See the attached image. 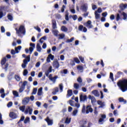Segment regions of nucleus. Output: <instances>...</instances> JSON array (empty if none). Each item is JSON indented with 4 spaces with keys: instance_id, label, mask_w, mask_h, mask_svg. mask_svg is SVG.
<instances>
[{
    "instance_id": "f257e3e1",
    "label": "nucleus",
    "mask_w": 127,
    "mask_h": 127,
    "mask_svg": "<svg viewBox=\"0 0 127 127\" xmlns=\"http://www.w3.org/2000/svg\"><path fill=\"white\" fill-rule=\"evenodd\" d=\"M117 86L122 92H126L127 91V79L120 80L117 83Z\"/></svg>"
},
{
    "instance_id": "f03ea898",
    "label": "nucleus",
    "mask_w": 127,
    "mask_h": 127,
    "mask_svg": "<svg viewBox=\"0 0 127 127\" xmlns=\"http://www.w3.org/2000/svg\"><path fill=\"white\" fill-rule=\"evenodd\" d=\"M15 30L17 34H18V36L21 37V38L23 37V36H22V34H23V35H25V28H24V26H20L19 29L16 28Z\"/></svg>"
},
{
    "instance_id": "7ed1b4c3",
    "label": "nucleus",
    "mask_w": 127,
    "mask_h": 127,
    "mask_svg": "<svg viewBox=\"0 0 127 127\" xmlns=\"http://www.w3.org/2000/svg\"><path fill=\"white\" fill-rule=\"evenodd\" d=\"M22 56L24 58H25V59L23 60V64H22V67L23 69H25L26 65L28 64V62H30V55H28L27 57H26L25 54H23Z\"/></svg>"
},
{
    "instance_id": "20e7f679",
    "label": "nucleus",
    "mask_w": 127,
    "mask_h": 127,
    "mask_svg": "<svg viewBox=\"0 0 127 127\" xmlns=\"http://www.w3.org/2000/svg\"><path fill=\"white\" fill-rule=\"evenodd\" d=\"M5 62H6V58H3L2 59L1 61L0 64L1 65V67L2 69H4L5 71H7V68L8 67V64L6 63L5 64Z\"/></svg>"
},
{
    "instance_id": "39448f33",
    "label": "nucleus",
    "mask_w": 127,
    "mask_h": 127,
    "mask_svg": "<svg viewBox=\"0 0 127 127\" xmlns=\"http://www.w3.org/2000/svg\"><path fill=\"white\" fill-rule=\"evenodd\" d=\"M33 112V109L32 108L30 107V106H27L25 110L24 114L25 115H32V113Z\"/></svg>"
},
{
    "instance_id": "423d86ee",
    "label": "nucleus",
    "mask_w": 127,
    "mask_h": 127,
    "mask_svg": "<svg viewBox=\"0 0 127 127\" xmlns=\"http://www.w3.org/2000/svg\"><path fill=\"white\" fill-rule=\"evenodd\" d=\"M87 99H88L87 95H84L82 93H80L79 95V100L80 103H82V102H86V101H87Z\"/></svg>"
},
{
    "instance_id": "0eeeda50",
    "label": "nucleus",
    "mask_w": 127,
    "mask_h": 127,
    "mask_svg": "<svg viewBox=\"0 0 127 127\" xmlns=\"http://www.w3.org/2000/svg\"><path fill=\"white\" fill-rule=\"evenodd\" d=\"M53 66L54 67V68H56V69H58L59 67H60V64H59V62H58V60H55L53 63Z\"/></svg>"
},
{
    "instance_id": "6e6552de",
    "label": "nucleus",
    "mask_w": 127,
    "mask_h": 127,
    "mask_svg": "<svg viewBox=\"0 0 127 127\" xmlns=\"http://www.w3.org/2000/svg\"><path fill=\"white\" fill-rule=\"evenodd\" d=\"M84 25L89 29L93 28V27H94V26L92 24V21L91 20H88L86 23H85Z\"/></svg>"
},
{
    "instance_id": "1a4fd4ad",
    "label": "nucleus",
    "mask_w": 127,
    "mask_h": 127,
    "mask_svg": "<svg viewBox=\"0 0 127 127\" xmlns=\"http://www.w3.org/2000/svg\"><path fill=\"white\" fill-rule=\"evenodd\" d=\"M107 117L106 115H101V118L99 119L98 121V123L99 125H103V123H104V120L106 119Z\"/></svg>"
},
{
    "instance_id": "9d476101",
    "label": "nucleus",
    "mask_w": 127,
    "mask_h": 127,
    "mask_svg": "<svg viewBox=\"0 0 127 127\" xmlns=\"http://www.w3.org/2000/svg\"><path fill=\"white\" fill-rule=\"evenodd\" d=\"M30 46H31L29 48V52L30 54H32V52H33L34 48H35V44L31 43L30 44Z\"/></svg>"
},
{
    "instance_id": "9b49d317",
    "label": "nucleus",
    "mask_w": 127,
    "mask_h": 127,
    "mask_svg": "<svg viewBox=\"0 0 127 127\" xmlns=\"http://www.w3.org/2000/svg\"><path fill=\"white\" fill-rule=\"evenodd\" d=\"M51 60H54V56L52 55V54H50V55H48V57L47 58V62L48 63H50L51 62Z\"/></svg>"
},
{
    "instance_id": "f8f14e48",
    "label": "nucleus",
    "mask_w": 127,
    "mask_h": 127,
    "mask_svg": "<svg viewBox=\"0 0 127 127\" xmlns=\"http://www.w3.org/2000/svg\"><path fill=\"white\" fill-rule=\"evenodd\" d=\"M119 13H120L121 15H123L124 20H127V13L122 11L121 10L119 11Z\"/></svg>"
},
{
    "instance_id": "ddd939ff",
    "label": "nucleus",
    "mask_w": 127,
    "mask_h": 127,
    "mask_svg": "<svg viewBox=\"0 0 127 127\" xmlns=\"http://www.w3.org/2000/svg\"><path fill=\"white\" fill-rule=\"evenodd\" d=\"M45 121L47 122L48 126H52L53 125V120L49 119V117H47Z\"/></svg>"
},
{
    "instance_id": "4468645a",
    "label": "nucleus",
    "mask_w": 127,
    "mask_h": 127,
    "mask_svg": "<svg viewBox=\"0 0 127 127\" xmlns=\"http://www.w3.org/2000/svg\"><path fill=\"white\" fill-rule=\"evenodd\" d=\"M89 113H93V108L91 106L88 105L86 107V114H89Z\"/></svg>"
},
{
    "instance_id": "2eb2a0df",
    "label": "nucleus",
    "mask_w": 127,
    "mask_h": 127,
    "mask_svg": "<svg viewBox=\"0 0 127 127\" xmlns=\"http://www.w3.org/2000/svg\"><path fill=\"white\" fill-rule=\"evenodd\" d=\"M78 29L79 31H83V32H87V28L86 27H84L83 25H80Z\"/></svg>"
},
{
    "instance_id": "dca6fc26",
    "label": "nucleus",
    "mask_w": 127,
    "mask_h": 127,
    "mask_svg": "<svg viewBox=\"0 0 127 127\" xmlns=\"http://www.w3.org/2000/svg\"><path fill=\"white\" fill-rule=\"evenodd\" d=\"M29 103V97H27L24 98L22 100L23 105H27Z\"/></svg>"
},
{
    "instance_id": "f3484780",
    "label": "nucleus",
    "mask_w": 127,
    "mask_h": 127,
    "mask_svg": "<svg viewBox=\"0 0 127 127\" xmlns=\"http://www.w3.org/2000/svg\"><path fill=\"white\" fill-rule=\"evenodd\" d=\"M42 87H40V88L38 89L37 92L38 96H39L40 97H41V96H43V91H42Z\"/></svg>"
},
{
    "instance_id": "a211bd4d",
    "label": "nucleus",
    "mask_w": 127,
    "mask_h": 127,
    "mask_svg": "<svg viewBox=\"0 0 127 127\" xmlns=\"http://www.w3.org/2000/svg\"><path fill=\"white\" fill-rule=\"evenodd\" d=\"M9 117L12 118V119H16L17 118V115L14 112H10L9 114Z\"/></svg>"
},
{
    "instance_id": "6ab92c4d",
    "label": "nucleus",
    "mask_w": 127,
    "mask_h": 127,
    "mask_svg": "<svg viewBox=\"0 0 127 127\" xmlns=\"http://www.w3.org/2000/svg\"><path fill=\"white\" fill-rule=\"evenodd\" d=\"M92 94H93L95 97H99L100 93H99V91L97 90H94L91 92Z\"/></svg>"
},
{
    "instance_id": "aec40b11",
    "label": "nucleus",
    "mask_w": 127,
    "mask_h": 127,
    "mask_svg": "<svg viewBox=\"0 0 127 127\" xmlns=\"http://www.w3.org/2000/svg\"><path fill=\"white\" fill-rule=\"evenodd\" d=\"M14 79L17 81V82H19L21 81V77H20V75L18 74H15L14 75Z\"/></svg>"
},
{
    "instance_id": "412c9836",
    "label": "nucleus",
    "mask_w": 127,
    "mask_h": 127,
    "mask_svg": "<svg viewBox=\"0 0 127 127\" xmlns=\"http://www.w3.org/2000/svg\"><path fill=\"white\" fill-rule=\"evenodd\" d=\"M97 104L100 106L99 108H104L105 107V102H104L99 100L97 101Z\"/></svg>"
},
{
    "instance_id": "4be33fe9",
    "label": "nucleus",
    "mask_w": 127,
    "mask_h": 127,
    "mask_svg": "<svg viewBox=\"0 0 127 127\" xmlns=\"http://www.w3.org/2000/svg\"><path fill=\"white\" fill-rule=\"evenodd\" d=\"M77 69L78 72H79L80 73H82L84 70V67H83V66L81 65H78L77 67Z\"/></svg>"
},
{
    "instance_id": "5701e85b",
    "label": "nucleus",
    "mask_w": 127,
    "mask_h": 127,
    "mask_svg": "<svg viewBox=\"0 0 127 127\" xmlns=\"http://www.w3.org/2000/svg\"><path fill=\"white\" fill-rule=\"evenodd\" d=\"M81 8L83 10V11H87V9L88 8V4H84L81 6Z\"/></svg>"
},
{
    "instance_id": "b1692460",
    "label": "nucleus",
    "mask_w": 127,
    "mask_h": 127,
    "mask_svg": "<svg viewBox=\"0 0 127 127\" xmlns=\"http://www.w3.org/2000/svg\"><path fill=\"white\" fill-rule=\"evenodd\" d=\"M37 51L38 52H41V50H42V48H41V46L39 43H37L36 45Z\"/></svg>"
},
{
    "instance_id": "393cba45",
    "label": "nucleus",
    "mask_w": 127,
    "mask_h": 127,
    "mask_svg": "<svg viewBox=\"0 0 127 127\" xmlns=\"http://www.w3.org/2000/svg\"><path fill=\"white\" fill-rule=\"evenodd\" d=\"M88 98L91 100L92 104H93V103H95V102H96V98H95V97H94V96L89 95Z\"/></svg>"
},
{
    "instance_id": "a878e982",
    "label": "nucleus",
    "mask_w": 127,
    "mask_h": 127,
    "mask_svg": "<svg viewBox=\"0 0 127 127\" xmlns=\"http://www.w3.org/2000/svg\"><path fill=\"white\" fill-rule=\"evenodd\" d=\"M59 92V88L58 87H55L53 89V91L52 92L53 95H56L57 93Z\"/></svg>"
},
{
    "instance_id": "bb28decb",
    "label": "nucleus",
    "mask_w": 127,
    "mask_h": 127,
    "mask_svg": "<svg viewBox=\"0 0 127 127\" xmlns=\"http://www.w3.org/2000/svg\"><path fill=\"white\" fill-rule=\"evenodd\" d=\"M127 4H121L120 5V8H121V10H124V9H126V8H127Z\"/></svg>"
},
{
    "instance_id": "cd10ccee",
    "label": "nucleus",
    "mask_w": 127,
    "mask_h": 127,
    "mask_svg": "<svg viewBox=\"0 0 127 127\" xmlns=\"http://www.w3.org/2000/svg\"><path fill=\"white\" fill-rule=\"evenodd\" d=\"M12 94L13 96H15L16 98L19 97V94H18V92L16 90H13L12 91Z\"/></svg>"
},
{
    "instance_id": "c85d7f7f",
    "label": "nucleus",
    "mask_w": 127,
    "mask_h": 127,
    "mask_svg": "<svg viewBox=\"0 0 127 127\" xmlns=\"http://www.w3.org/2000/svg\"><path fill=\"white\" fill-rule=\"evenodd\" d=\"M61 29L62 31H63L64 32H67V31H68V28L65 26H62Z\"/></svg>"
},
{
    "instance_id": "c756f323",
    "label": "nucleus",
    "mask_w": 127,
    "mask_h": 127,
    "mask_svg": "<svg viewBox=\"0 0 127 127\" xmlns=\"http://www.w3.org/2000/svg\"><path fill=\"white\" fill-rule=\"evenodd\" d=\"M53 33L55 36H56L57 37H58V35H59V31L57 30H53Z\"/></svg>"
},
{
    "instance_id": "7c9ffc66",
    "label": "nucleus",
    "mask_w": 127,
    "mask_h": 127,
    "mask_svg": "<svg viewBox=\"0 0 127 127\" xmlns=\"http://www.w3.org/2000/svg\"><path fill=\"white\" fill-rule=\"evenodd\" d=\"M20 111H21V112H22V113H24V112H25V106L23 105V106H20L19 108Z\"/></svg>"
},
{
    "instance_id": "2f4dec72",
    "label": "nucleus",
    "mask_w": 127,
    "mask_h": 127,
    "mask_svg": "<svg viewBox=\"0 0 127 127\" xmlns=\"http://www.w3.org/2000/svg\"><path fill=\"white\" fill-rule=\"evenodd\" d=\"M14 74V72H11L9 73V76H8V80H12V77L13 76V75Z\"/></svg>"
},
{
    "instance_id": "473e14b6",
    "label": "nucleus",
    "mask_w": 127,
    "mask_h": 127,
    "mask_svg": "<svg viewBox=\"0 0 127 127\" xmlns=\"http://www.w3.org/2000/svg\"><path fill=\"white\" fill-rule=\"evenodd\" d=\"M119 101L120 103L123 102L124 104H127V100H125L123 97L119 98Z\"/></svg>"
},
{
    "instance_id": "72a5a7b5",
    "label": "nucleus",
    "mask_w": 127,
    "mask_h": 127,
    "mask_svg": "<svg viewBox=\"0 0 127 127\" xmlns=\"http://www.w3.org/2000/svg\"><path fill=\"white\" fill-rule=\"evenodd\" d=\"M21 46H19L17 47H15V51L16 52V53H19V52L18 51V50H21Z\"/></svg>"
},
{
    "instance_id": "f704fd0d",
    "label": "nucleus",
    "mask_w": 127,
    "mask_h": 127,
    "mask_svg": "<svg viewBox=\"0 0 127 127\" xmlns=\"http://www.w3.org/2000/svg\"><path fill=\"white\" fill-rule=\"evenodd\" d=\"M73 88H74L75 90H79L80 88V85H79V84L78 83H75L73 84Z\"/></svg>"
},
{
    "instance_id": "c9c22d12",
    "label": "nucleus",
    "mask_w": 127,
    "mask_h": 127,
    "mask_svg": "<svg viewBox=\"0 0 127 127\" xmlns=\"http://www.w3.org/2000/svg\"><path fill=\"white\" fill-rule=\"evenodd\" d=\"M58 78V76L56 75L55 77L52 78V79L50 80V81H52V82L54 83V84H55L56 82V79Z\"/></svg>"
},
{
    "instance_id": "e433bc0d",
    "label": "nucleus",
    "mask_w": 127,
    "mask_h": 127,
    "mask_svg": "<svg viewBox=\"0 0 127 127\" xmlns=\"http://www.w3.org/2000/svg\"><path fill=\"white\" fill-rule=\"evenodd\" d=\"M59 39H63L65 38V34H61L58 35Z\"/></svg>"
},
{
    "instance_id": "4c0bfd02",
    "label": "nucleus",
    "mask_w": 127,
    "mask_h": 127,
    "mask_svg": "<svg viewBox=\"0 0 127 127\" xmlns=\"http://www.w3.org/2000/svg\"><path fill=\"white\" fill-rule=\"evenodd\" d=\"M30 122V119L29 117H26L24 121V124H27V123H29Z\"/></svg>"
},
{
    "instance_id": "58836bf2",
    "label": "nucleus",
    "mask_w": 127,
    "mask_h": 127,
    "mask_svg": "<svg viewBox=\"0 0 127 127\" xmlns=\"http://www.w3.org/2000/svg\"><path fill=\"white\" fill-rule=\"evenodd\" d=\"M77 114H78V110L75 109L72 112V116H73V117H76Z\"/></svg>"
},
{
    "instance_id": "ea45409f",
    "label": "nucleus",
    "mask_w": 127,
    "mask_h": 127,
    "mask_svg": "<svg viewBox=\"0 0 127 127\" xmlns=\"http://www.w3.org/2000/svg\"><path fill=\"white\" fill-rule=\"evenodd\" d=\"M72 90H67V97H71V96H72Z\"/></svg>"
},
{
    "instance_id": "a19ab883",
    "label": "nucleus",
    "mask_w": 127,
    "mask_h": 127,
    "mask_svg": "<svg viewBox=\"0 0 127 127\" xmlns=\"http://www.w3.org/2000/svg\"><path fill=\"white\" fill-rule=\"evenodd\" d=\"M7 17H8V19H9V20H10L11 21H12V20H13V17H12V15H11V14H8Z\"/></svg>"
},
{
    "instance_id": "79ce46f5",
    "label": "nucleus",
    "mask_w": 127,
    "mask_h": 127,
    "mask_svg": "<svg viewBox=\"0 0 127 127\" xmlns=\"http://www.w3.org/2000/svg\"><path fill=\"white\" fill-rule=\"evenodd\" d=\"M73 61L75 63H77V64H80V61L79 60V59L78 58H74L73 59Z\"/></svg>"
},
{
    "instance_id": "37998d69",
    "label": "nucleus",
    "mask_w": 127,
    "mask_h": 127,
    "mask_svg": "<svg viewBox=\"0 0 127 127\" xmlns=\"http://www.w3.org/2000/svg\"><path fill=\"white\" fill-rule=\"evenodd\" d=\"M59 88H60V90L61 91V92H63V83H61L59 84Z\"/></svg>"
},
{
    "instance_id": "c03bdc74",
    "label": "nucleus",
    "mask_w": 127,
    "mask_h": 127,
    "mask_svg": "<svg viewBox=\"0 0 127 127\" xmlns=\"http://www.w3.org/2000/svg\"><path fill=\"white\" fill-rule=\"evenodd\" d=\"M67 73H68V70L67 69H64V70H61V74H67Z\"/></svg>"
},
{
    "instance_id": "a18cd8bd",
    "label": "nucleus",
    "mask_w": 127,
    "mask_h": 127,
    "mask_svg": "<svg viewBox=\"0 0 127 127\" xmlns=\"http://www.w3.org/2000/svg\"><path fill=\"white\" fill-rule=\"evenodd\" d=\"M95 15L96 19H99V18L100 17V14L98 13V12H95Z\"/></svg>"
},
{
    "instance_id": "49530a36",
    "label": "nucleus",
    "mask_w": 127,
    "mask_h": 127,
    "mask_svg": "<svg viewBox=\"0 0 127 127\" xmlns=\"http://www.w3.org/2000/svg\"><path fill=\"white\" fill-rule=\"evenodd\" d=\"M74 41V37H72L70 39H67L66 41L67 43H70V42H73Z\"/></svg>"
},
{
    "instance_id": "de8ad7c7",
    "label": "nucleus",
    "mask_w": 127,
    "mask_h": 127,
    "mask_svg": "<svg viewBox=\"0 0 127 127\" xmlns=\"http://www.w3.org/2000/svg\"><path fill=\"white\" fill-rule=\"evenodd\" d=\"M37 93V88H35L33 90V92L32 93V95H36V93Z\"/></svg>"
},
{
    "instance_id": "09e8293b",
    "label": "nucleus",
    "mask_w": 127,
    "mask_h": 127,
    "mask_svg": "<svg viewBox=\"0 0 127 127\" xmlns=\"http://www.w3.org/2000/svg\"><path fill=\"white\" fill-rule=\"evenodd\" d=\"M82 113L83 114H85L86 113V107L85 106V105H83L82 109Z\"/></svg>"
},
{
    "instance_id": "8fccbe9b",
    "label": "nucleus",
    "mask_w": 127,
    "mask_h": 127,
    "mask_svg": "<svg viewBox=\"0 0 127 127\" xmlns=\"http://www.w3.org/2000/svg\"><path fill=\"white\" fill-rule=\"evenodd\" d=\"M120 19H121V20H123V19L121 18V16H120V14L118 13L116 17V20L117 21H119Z\"/></svg>"
},
{
    "instance_id": "3c124183",
    "label": "nucleus",
    "mask_w": 127,
    "mask_h": 127,
    "mask_svg": "<svg viewBox=\"0 0 127 127\" xmlns=\"http://www.w3.org/2000/svg\"><path fill=\"white\" fill-rule=\"evenodd\" d=\"M110 78L112 80L113 82H114V74H113L112 72H110Z\"/></svg>"
},
{
    "instance_id": "603ef678",
    "label": "nucleus",
    "mask_w": 127,
    "mask_h": 127,
    "mask_svg": "<svg viewBox=\"0 0 127 127\" xmlns=\"http://www.w3.org/2000/svg\"><path fill=\"white\" fill-rule=\"evenodd\" d=\"M7 108H11L12 107V102H9L8 104H7Z\"/></svg>"
},
{
    "instance_id": "864d4df0",
    "label": "nucleus",
    "mask_w": 127,
    "mask_h": 127,
    "mask_svg": "<svg viewBox=\"0 0 127 127\" xmlns=\"http://www.w3.org/2000/svg\"><path fill=\"white\" fill-rule=\"evenodd\" d=\"M24 89H25V88H24V87L21 86V87L19 89V92L22 93L23 91H24Z\"/></svg>"
},
{
    "instance_id": "5fc2aeb1",
    "label": "nucleus",
    "mask_w": 127,
    "mask_h": 127,
    "mask_svg": "<svg viewBox=\"0 0 127 127\" xmlns=\"http://www.w3.org/2000/svg\"><path fill=\"white\" fill-rule=\"evenodd\" d=\"M69 104L71 106V107H75V105H74V101L72 100H69Z\"/></svg>"
},
{
    "instance_id": "6e6d98bb",
    "label": "nucleus",
    "mask_w": 127,
    "mask_h": 127,
    "mask_svg": "<svg viewBox=\"0 0 127 127\" xmlns=\"http://www.w3.org/2000/svg\"><path fill=\"white\" fill-rule=\"evenodd\" d=\"M77 81L78 82H79L80 84H81V83H82V82H83V79H81V77H79L77 79Z\"/></svg>"
},
{
    "instance_id": "4d7b16f0",
    "label": "nucleus",
    "mask_w": 127,
    "mask_h": 127,
    "mask_svg": "<svg viewBox=\"0 0 127 127\" xmlns=\"http://www.w3.org/2000/svg\"><path fill=\"white\" fill-rule=\"evenodd\" d=\"M70 122H71V119H69L68 118H66L65 120V124H70Z\"/></svg>"
},
{
    "instance_id": "13d9d810",
    "label": "nucleus",
    "mask_w": 127,
    "mask_h": 127,
    "mask_svg": "<svg viewBox=\"0 0 127 127\" xmlns=\"http://www.w3.org/2000/svg\"><path fill=\"white\" fill-rule=\"evenodd\" d=\"M23 75L24 76H27V74H28V71L27 70V69H25L23 71Z\"/></svg>"
},
{
    "instance_id": "bf43d9fd",
    "label": "nucleus",
    "mask_w": 127,
    "mask_h": 127,
    "mask_svg": "<svg viewBox=\"0 0 127 127\" xmlns=\"http://www.w3.org/2000/svg\"><path fill=\"white\" fill-rule=\"evenodd\" d=\"M26 85H27V81H24L23 83V84H22L21 87H23L24 88H25V86H26Z\"/></svg>"
},
{
    "instance_id": "052dcab7",
    "label": "nucleus",
    "mask_w": 127,
    "mask_h": 127,
    "mask_svg": "<svg viewBox=\"0 0 127 127\" xmlns=\"http://www.w3.org/2000/svg\"><path fill=\"white\" fill-rule=\"evenodd\" d=\"M25 119V117L24 116H22L21 117L20 120L19 121V122H18V124H19L21 121H24V119Z\"/></svg>"
},
{
    "instance_id": "680f3d73",
    "label": "nucleus",
    "mask_w": 127,
    "mask_h": 127,
    "mask_svg": "<svg viewBox=\"0 0 127 127\" xmlns=\"http://www.w3.org/2000/svg\"><path fill=\"white\" fill-rule=\"evenodd\" d=\"M34 28L35 29H36V30H37L38 32H41V29H40V28H39V27H34Z\"/></svg>"
},
{
    "instance_id": "e2e57ef3",
    "label": "nucleus",
    "mask_w": 127,
    "mask_h": 127,
    "mask_svg": "<svg viewBox=\"0 0 127 127\" xmlns=\"http://www.w3.org/2000/svg\"><path fill=\"white\" fill-rule=\"evenodd\" d=\"M36 105L37 106L38 108L40 107V106H41V103L39 102V101H37L36 102Z\"/></svg>"
},
{
    "instance_id": "0e129e2a",
    "label": "nucleus",
    "mask_w": 127,
    "mask_h": 127,
    "mask_svg": "<svg viewBox=\"0 0 127 127\" xmlns=\"http://www.w3.org/2000/svg\"><path fill=\"white\" fill-rule=\"evenodd\" d=\"M79 58L82 63H84V58L82 57L81 56H79Z\"/></svg>"
},
{
    "instance_id": "69168bd1",
    "label": "nucleus",
    "mask_w": 127,
    "mask_h": 127,
    "mask_svg": "<svg viewBox=\"0 0 127 127\" xmlns=\"http://www.w3.org/2000/svg\"><path fill=\"white\" fill-rule=\"evenodd\" d=\"M0 29H1V32L2 33L5 32V29H4V27L1 26Z\"/></svg>"
},
{
    "instance_id": "338daca9",
    "label": "nucleus",
    "mask_w": 127,
    "mask_h": 127,
    "mask_svg": "<svg viewBox=\"0 0 127 127\" xmlns=\"http://www.w3.org/2000/svg\"><path fill=\"white\" fill-rule=\"evenodd\" d=\"M69 14L68 13L65 14V19L67 21L69 20Z\"/></svg>"
},
{
    "instance_id": "774afa93",
    "label": "nucleus",
    "mask_w": 127,
    "mask_h": 127,
    "mask_svg": "<svg viewBox=\"0 0 127 127\" xmlns=\"http://www.w3.org/2000/svg\"><path fill=\"white\" fill-rule=\"evenodd\" d=\"M35 66H36V67L37 68H38V67H39V66H40V62H37V63L36 64Z\"/></svg>"
}]
</instances>
